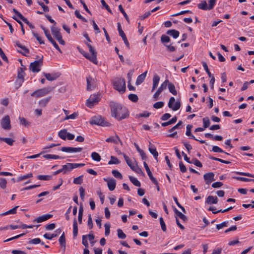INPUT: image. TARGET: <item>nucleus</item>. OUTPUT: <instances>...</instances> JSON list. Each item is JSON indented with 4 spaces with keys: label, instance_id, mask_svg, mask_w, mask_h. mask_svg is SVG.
Listing matches in <instances>:
<instances>
[{
    "label": "nucleus",
    "instance_id": "1",
    "mask_svg": "<svg viewBox=\"0 0 254 254\" xmlns=\"http://www.w3.org/2000/svg\"><path fill=\"white\" fill-rule=\"evenodd\" d=\"M111 115L118 121L126 119L129 116L127 108L119 103L111 101L110 103Z\"/></svg>",
    "mask_w": 254,
    "mask_h": 254
},
{
    "label": "nucleus",
    "instance_id": "2",
    "mask_svg": "<svg viewBox=\"0 0 254 254\" xmlns=\"http://www.w3.org/2000/svg\"><path fill=\"white\" fill-rule=\"evenodd\" d=\"M114 88L121 93L126 91V81L124 78H117L113 82Z\"/></svg>",
    "mask_w": 254,
    "mask_h": 254
},
{
    "label": "nucleus",
    "instance_id": "3",
    "mask_svg": "<svg viewBox=\"0 0 254 254\" xmlns=\"http://www.w3.org/2000/svg\"><path fill=\"white\" fill-rule=\"evenodd\" d=\"M87 47L89 48V51L91 54V55L90 56L88 53H85L84 56L88 60L92 62L95 64H97L98 62L97 61V53L95 50L94 49L93 47L88 43H86Z\"/></svg>",
    "mask_w": 254,
    "mask_h": 254
},
{
    "label": "nucleus",
    "instance_id": "4",
    "mask_svg": "<svg viewBox=\"0 0 254 254\" xmlns=\"http://www.w3.org/2000/svg\"><path fill=\"white\" fill-rule=\"evenodd\" d=\"M51 32L53 36L57 39L60 44L64 45L65 41L63 39V36L60 32V29L54 26L51 28Z\"/></svg>",
    "mask_w": 254,
    "mask_h": 254
},
{
    "label": "nucleus",
    "instance_id": "5",
    "mask_svg": "<svg viewBox=\"0 0 254 254\" xmlns=\"http://www.w3.org/2000/svg\"><path fill=\"white\" fill-rule=\"evenodd\" d=\"M100 101V95L93 94L87 100L86 105L92 108L95 105L97 104Z\"/></svg>",
    "mask_w": 254,
    "mask_h": 254
},
{
    "label": "nucleus",
    "instance_id": "6",
    "mask_svg": "<svg viewBox=\"0 0 254 254\" xmlns=\"http://www.w3.org/2000/svg\"><path fill=\"white\" fill-rule=\"evenodd\" d=\"M90 123L91 125H96L101 126H108L109 124V123L105 121L104 119L101 116L93 117L90 121Z\"/></svg>",
    "mask_w": 254,
    "mask_h": 254
},
{
    "label": "nucleus",
    "instance_id": "7",
    "mask_svg": "<svg viewBox=\"0 0 254 254\" xmlns=\"http://www.w3.org/2000/svg\"><path fill=\"white\" fill-rule=\"evenodd\" d=\"M84 164L83 163H67L65 165L63 166V170L64 174H66L67 172H70L73 169L84 166Z\"/></svg>",
    "mask_w": 254,
    "mask_h": 254
},
{
    "label": "nucleus",
    "instance_id": "8",
    "mask_svg": "<svg viewBox=\"0 0 254 254\" xmlns=\"http://www.w3.org/2000/svg\"><path fill=\"white\" fill-rule=\"evenodd\" d=\"M43 65V57L39 60L31 63L29 69L33 72H38L40 70V67Z\"/></svg>",
    "mask_w": 254,
    "mask_h": 254
},
{
    "label": "nucleus",
    "instance_id": "9",
    "mask_svg": "<svg viewBox=\"0 0 254 254\" xmlns=\"http://www.w3.org/2000/svg\"><path fill=\"white\" fill-rule=\"evenodd\" d=\"M0 125L1 127L4 130L10 129L11 127L10 125V120L9 116L7 115L2 118Z\"/></svg>",
    "mask_w": 254,
    "mask_h": 254
},
{
    "label": "nucleus",
    "instance_id": "10",
    "mask_svg": "<svg viewBox=\"0 0 254 254\" xmlns=\"http://www.w3.org/2000/svg\"><path fill=\"white\" fill-rule=\"evenodd\" d=\"M175 102V99L173 97H171L168 103V107L169 108L171 109L173 111H177L179 110L181 107V103L180 101H177L174 106H173V104Z\"/></svg>",
    "mask_w": 254,
    "mask_h": 254
},
{
    "label": "nucleus",
    "instance_id": "11",
    "mask_svg": "<svg viewBox=\"0 0 254 254\" xmlns=\"http://www.w3.org/2000/svg\"><path fill=\"white\" fill-rule=\"evenodd\" d=\"M63 152H79L82 150L81 147H62L60 149Z\"/></svg>",
    "mask_w": 254,
    "mask_h": 254
},
{
    "label": "nucleus",
    "instance_id": "12",
    "mask_svg": "<svg viewBox=\"0 0 254 254\" xmlns=\"http://www.w3.org/2000/svg\"><path fill=\"white\" fill-rule=\"evenodd\" d=\"M104 180L107 183L108 187L110 190H115L116 185V182L114 179L104 178Z\"/></svg>",
    "mask_w": 254,
    "mask_h": 254
},
{
    "label": "nucleus",
    "instance_id": "13",
    "mask_svg": "<svg viewBox=\"0 0 254 254\" xmlns=\"http://www.w3.org/2000/svg\"><path fill=\"white\" fill-rule=\"evenodd\" d=\"M53 88L50 87L44 88L40 89L37 90V97H42L49 93H50Z\"/></svg>",
    "mask_w": 254,
    "mask_h": 254
},
{
    "label": "nucleus",
    "instance_id": "14",
    "mask_svg": "<svg viewBox=\"0 0 254 254\" xmlns=\"http://www.w3.org/2000/svg\"><path fill=\"white\" fill-rule=\"evenodd\" d=\"M214 177V174L213 173H208L204 174L203 176L204 179L208 185L215 180Z\"/></svg>",
    "mask_w": 254,
    "mask_h": 254
},
{
    "label": "nucleus",
    "instance_id": "15",
    "mask_svg": "<svg viewBox=\"0 0 254 254\" xmlns=\"http://www.w3.org/2000/svg\"><path fill=\"white\" fill-rule=\"evenodd\" d=\"M86 81H87V90L88 91H90L92 90L94 88L95 81L94 79H93L90 76H87L86 77Z\"/></svg>",
    "mask_w": 254,
    "mask_h": 254
},
{
    "label": "nucleus",
    "instance_id": "16",
    "mask_svg": "<svg viewBox=\"0 0 254 254\" xmlns=\"http://www.w3.org/2000/svg\"><path fill=\"white\" fill-rule=\"evenodd\" d=\"M44 75L45 76L46 79L49 81H53L57 79L60 75L59 73H54L53 74L43 73Z\"/></svg>",
    "mask_w": 254,
    "mask_h": 254
},
{
    "label": "nucleus",
    "instance_id": "17",
    "mask_svg": "<svg viewBox=\"0 0 254 254\" xmlns=\"http://www.w3.org/2000/svg\"><path fill=\"white\" fill-rule=\"evenodd\" d=\"M52 215L49 214L43 215L42 216L38 217V218L34 220L33 222L37 223H41L48 220L49 219L52 218Z\"/></svg>",
    "mask_w": 254,
    "mask_h": 254
},
{
    "label": "nucleus",
    "instance_id": "18",
    "mask_svg": "<svg viewBox=\"0 0 254 254\" xmlns=\"http://www.w3.org/2000/svg\"><path fill=\"white\" fill-rule=\"evenodd\" d=\"M160 77L156 73L154 74L153 78V85L151 91L153 92L158 86L159 82L160 81Z\"/></svg>",
    "mask_w": 254,
    "mask_h": 254
},
{
    "label": "nucleus",
    "instance_id": "19",
    "mask_svg": "<svg viewBox=\"0 0 254 254\" xmlns=\"http://www.w3.org/2000/svg\"><path fill=\"white\" fill-rule=\"evenodd\" d=\"M218 202V198L216 196L209 195L205 201V203L208 204H216Z\"/></svg>",
    "mask_w": 254,
    "mask_h": 254
},
{
    "label": "nucleus",
    "instance_id": "20",
    "mask_svg": "<svg viewBox=\"0 0 254 254\" xmlns=\"http://www.w3.org/2000/svg\"><path fill=\"white\" fill-rule=\"evenodd\" d=\"M15 43L17 47L21 48L23 50L22 52L18 51L19 53H21L25 56H26L27 54L29 53V50L25 46L21 45L18 41H16Z\"/></svg>",
    "mask_w": 254,
    "mask_h": 254
},
{
    "label": "nucleus",
    "instance_id": "21",
    "mask_svg": "<svg viewBox=\"0 0 254 254\" xmlns=\"http://www.w3.org/2000/svg\"><path fill=\"white\" fill-rule=\"evenodd\" d=\"M149 151L153 155L154 158L156 160H157L158 153L157 151L155 146L153 144H151V143H150V144H149Z\"/></svg>",
    "mask_w": 254,
    "mask_h": 254
},
{
    "label": "nucleus",
    "instance_id": "22",
    "mask_svg": "<svg viewBox=\"0 0 254 254\" xmlns=\"http://www.w3.org/2000/svg\"><path fill=\"white\" fill-rule=\"evenodd\" d=\"M147 73V71H146L137 77L135 82L136 85H138L143 82L146 76Z\"/></svg>",
    "mask_w": 254,
    "mask_h": 254
},
{
    "label": "nucleus",
    "instance_id": "23",
    "mask_svg": "<svg viewBox=\"0 0 254 254\" xmlns=\"http://www.w3.org/2000/svg\"><path fill=\"white\" fill-rule=\"evenodd\" d=\"M107 142H111L115 144H118L119 142H121L119 137L116 135L115 136H110L106 139Z\"/></svg>",
    "mask_w": 254,
    "mask_h": 254
},
{
    "label": "nucleus",
    "instance_id": "24",
    "mask_svg": "<svg viewBox=\"0 0 254 254\" xmlns=\"http://www.w3.org/2000/svg\"><path fill=\"white\" fill-rule=\"evenodd\" d=\"M128 162V163H127L131 170L138 173L141 172V170L139 168L137 164L133 165L130 160H129Z\"/></svg>",
    "mask_w": 254,
    "mask_h": 254
},
{
    "label": "nucleus",
    "instance_id": "25",
    "mask_svg": "<svg viewBox=\"0 0 254 254\" xmlns=\"http://www.w3.org/2000/svg\"><path fill=\"white\" fill-rule=\"evenodd\" d=\"M168 35L172 36L174 38H177L179 37L180 33L178 31L174 29H171L167 31L166 33Z\"/></svg>",
    "mask_w": 254,
    "mask_h": 254
},
{
    "label": "nucleus",
    "instance_id": "26",
    "mask_svg": "<svg viewBox=\"0 0 254 254\" xmlns=\"http://www.w3.org/2000/svg\"><path fill=\"white\" fill-rule=\"evenodd\" d=\"M192 127V126L190 125H188L187 126V131L186 132V134L188 136H190L191 138L195 140H198V139H196L194 136H193L191 132V129Z\"/></svg>",
    "mask_w": 254,
    "mask_h": 254
},
{
    "label": "nucleus",
    "instance_id": "27",
    "mask_svg": "<svg viewBox=\"0 0 254 254\" xmlns=\"http://www.w3.org/2000/svg\"><path fill=\"white\" fill-rule=\"evenodd\" d=\"M175 214L184 221H187L188 219L187 216L184 215L182 212L179 211L177 208H175L174 209Z\"/></svg>",
    "mask_w": 254,
    "mask_h": 254
},
{
    "label": "nucleus",
    "instance_id": "28",
    "mask_svg": "<svg viewBox=\"0 0 254 254\" xmlns=\"http://www.w3.org/2000/svg\"><path fill=\"white\" fill-rule=\"evenodd\" d=\"M78 234V226L76 218H74L73 224V238H75Z\"/></svg>",
    "mask_w": 254,
    "mask_h": 254
},
{
    "label": "nucleus",
    "instance_id": "29",
    "mask_svg": "<svg viewBox=\"0 0 254 254\" xmlns=\"http://www.w3.org/2000/svg\"><path fill=\"white\" fill-rule=\"evenodd\" d=\"M18 207H19V206H16L13 207V208L10 209L9 210L0 214V216H5V215H6L8 214H14L16 213V210Z\"/></svg>",
    "mask_w": 254,
    "mask_h": 254
},
{
    "label": "nucleus",
    "instance_id": "30",
    "mask_svg": "<svg viewBox=\"0 0 254 254\" xmlns=\"http://www.w3.org/2000/svg\"><path fill=\"white\" fill-rule=\"evenodd\" d=\"M0 141H4L8 145L10 146H12L13 144V142L15 141L14 140L12 139L11 138L2 137H0Z\"/></svg>",
    "mask_w": 254,
    "mask_h": 254
},
{
    "label": "nucleus",
    "instance_id": "31",
    "mask_svg": "<svg viewBox=\"0 0 254 254\" xmlns=\"http://www.w3.org/2000/svg\"><path fill=\"white\" fill-rule=\"evenodd\" d=\"M168 89L170 91L173 95H176L177 94V92L176 90L175 85L172 83L169 82L168 84Z\"/></svg>",
    "mask_w": 254,
    "mask_h": 254
},
{
    "label": "nucleus",
    "instance_id": "32",
    "mask_svg": "<svg viewBox=\"0 0 254 254\" xmlns=\"http://www.w3.org/2000/svg\"><path fill=\"white\" fill-rule=\"evenodd\" d=\"M19 120L20 124L26 127H28L31 125V123L28 121H27L24 118L19 117Z\"/></svg>",
    "mask_w": 254,
    "mask_h": 254
},
{
    "label": "nucleus",
    "instance_id": "33",
    "mask_svg": "<svg viewBox=\"0 0 254 254\" xmlns=\"http://www.w3.org/2000/svg\"><path fill=\"white\" fill-rule=\"evenodd\" d=\"M67 133V129H63L59 132L58 135L61 139L65 140L66 139Z\"/></svg>",
    "mask_w": 254,
    "mask_h": 254
},
{
    "label": "nucleus",
    "instance_id": "34",
    "mask_svg": "<svg viewBox=\"0 0 254 254\" xmlns=\"http://www.w3.org/2000/svg\"><path fill=\"white\" fill-rule=\"evenodd\" d=\"M92 159L97 162H99L101 160V157L100 154L96 152H93L91 154Z\"/></svg>",
    "mask_w": 254,
    "mask_h": 254
},
{
    "label": "nucleus",
    "instance_id": "35",
    "mask_svg": "<svg viewBox=\"0 0 254 254\" xmlns=\"http://www.w3.org/2000/svg\"><path fill=\"white\" fill-rule=\"evenodd\" d=\"M44 158L46 159H64V157L60 156L57 155H53V154H46L43 156Z\"/></svg>",
    "mask_w": 254,
    "mask_h": 254
},
{
    "label": "nucleus",
    "instance_id": "36",
    "mask_svg": "<svg viewBox=\"0 0 254 254\" xmlns=\"http://www.w3.org/2000/svg\"><path fill=\"white\" fill-rule=\"evenodd\" d=\"M51 97H49L48 98L43 99L39 101V105L42 107H45L46 106L50 100Z\"/></svg>",
    "mask_w": 254,
    "mask_h": 254
},
{
    "label": "nucleus",
    "instance_id": "37",
    "mask_svg": "<svg viewBox=\"0 0 254 254\" xmlns=\"http://www.w3.org/2000/svg\"><path fill=\"white\" fill-rule=\"evenodd\" d=\"M168 83H169L168 80H165L161 84V85L159 87V88L157 89V90H158L160 92L162 93V92L167 88Z\"/></svg>",
    "mask_w": 254,
    "mask_h": 254
},
{
    "label": "nucleus",
    "instance_id": "38",
    "mask_svg": "<svg viewBox=\"0 0 254 254\" xmlns=\"http://www.w3.org/2000/svg\"><path fill=\"white\" fill-rule=\"evenodd\" d=\"M198 7L199 9H201L204 10H209L207 3L205 0L201 1V3H199L198 4Z\"/></svg>",
    "mask_w": 254,
    "mask_h": 254
},
{
    "label": "nucleus",
    "instance_id": "39",
    "mask_svg": "<svg viewBox=\"0 0 254 254\" xmlns=\"http://www.w3.org/2000/svg\"><path fill=\"white\" fill-rule=\"evenodd\" d=\"M25 69V67L20 68V69L18 70V74H17V78L22 79H24V76L25 75V72H24Z\"/></svg>",
    "mask_w": 254,
    "mask_h": 254
},
{
    "label": "nucleus",
    "instance_id": "40",
    "mask_svg": "<svg viewBox=\"0 0 254 254\" xmlns=\"http://www.w3.org/2000/svg\"><path fill=\"white\" fill-rule=\"evenodd\" d=\"M32 177V173H29L23 176H19L17 178L16 181L17 182H20L21 181L25 180L28 178H31Z\"/></svg>",
    "mask_w": 254,
    "mask_h": 254
},
{
    "label": "nucleus",
    "instance_id": "41",
    "mask_svg": "<svg viewBox=\"0 0 254 254\" xmlns=\"http://www.w3.org/2000/svg\"><path fill=\"white\" fill-rule=\"evenodd\" d=\"M209 158L211 159V160H212L217 161H219V162H221L222 163H224V164H229L231 163V162H230V161H226V160H223L222 159L216 158V157H213V156H209Z\"/></svg>",
    "mask_w": 254,
    "mask_h": 254
},
{
    "label": "nucleus",
    "instance_id": "42",
    "mask_svg": "<svg viewBox=\"0 0 254 254\" xmlns=\"http://www.w3.org/2000/svg\"><path fill=\"white\" fill-rule=\"evenodd\" d=\"M130 181L136 187H140V183L139 181H138V180L135 178V177H133L132 176H129V177Z\"/></svg>",
    "mask_w": 254,
    "mask_h": 254
},
{
    "label": "nucleus",
    "instance_id": "43",
    "mask_svg": "<svg viewBox=\"0 0 254 254\" xmlns=\"http://www.w3.org/2000/svg\"><path fill=\"white\" fill-rule=\"evenodd\" d=\"M120 163L119 160L116 157L112 156L111 157V160L109 161L108 164H119Z\"/></svg>",
    "mask_w": 254,
    "mask_h": 254
},
{
    "label": "nucleus",
    "instance_id": "44",
    "mask_svg": "<svg viewBox=\"0 0 254 254\" xmlns=\"http://www.w3.org/2000/svg\"><path fill=\"white\" fill-rule=\"evenodd\" d=\"M83 208L82 206H80L79 209L78 220L79 224L82 223V216H83Z\"/></svg>",
    "mask_w": 254,
    "mask_h": 254
},
{
    "label": "nucleus",
    "instance_id": "45",
    "mask_svg": "<svg viewBox=\"0 0 254 254\" xmlns=\"http://www.w3.org/2000/svg\"><path fill=\"white\" fill-rule=\"evenodd\" d=\"M119 9L120 11L121 12V13L124 15L126 20L129 23V19L128 16H127V14L124 10L123 7L121 4L119 5Z\"/></svg>",
    "mask_w": 254,
    "mask_h": 254
},
{
    "label": "nucleus",
    "instance_id": "46",
    "mask_svg": "<svg viewBox=\"0 0 254 254\" xmlns=\"http://www.w3.org/2000/svg\"><path fill=\"white\" fill-rule=\"evenodd\" d=\"M83 175H81L73 180V183L77 185H80L83 182Z\"/></svg>",
    "mask_w": 254,
    "mask_h": 254
},
{
    "label": "nucleus",
    "instance_id": "47",
    "mask_svg": "<svg viewBox=\"0 0 254 254\" xmlns=\"http://www.w3.org/2000/svg\"><path fill=\"white\" fill-rule=\"evenodd\" d=\"M212 151L214 152H219V153H224L227 155H230V154L225 152L221 148L217 146H214L212 147Z\"/></svg>",
    "mask_w": 254,
    "mask_h": 254
},
{
    "label": "nucleus",
    "instance_id": "48",
    "mask_svg": "<svg viewBox=\"0 0 254 254\" xmlns=\"http://www.w3.org/2000/svg\"><path fill=\"white\" fill-rule=\"evenodd\" d=\"M161 42L165 45L166 44V43H169L170 41V38L167 35H162L161 37Z\"/></svg>",
    "mask_w": 254,
    "mask_h": 254
},
{
    "label": "nucleus",
    "instance_id": "49",
    "mask_svg": "<svg viewBox=\"0 0 254 254\" xmlns=\"http://www.w3.org/2000/svg\"><path fill=\"white\" fill-rule=\"evenodd\" d=\"M37 179L39 180L48 181L52 179V176L50 175H38Z\"/></svg>",
    "mask_w": 254,
    "mask_h": 254
},
{
    "label": "nucleus",
    "instance_id": "50",
    "mask_svg": "<svg viewBox=\"0 0 254 254\" xmlns=\"http://www.w3.org/2000/svg\"><path fill=\"white\" fill-rule=\"evenodd\" d=\"M128 98L129 100L133 102H136L138 100V96L134 94H130L128 95Z\"/></svg>",
    "mask_w": 254,
    "mask_h": 254
},
{
    "label": "nucleus",
    "instance_id": "51",
    "mask_svg": "<svg viewBox=\"0 0 254 254\" xmlns=\"http://www.w3.org/2000/svg\"><path fill=\"white\" fill-rule=\"evenodd\" d=\"M59 242L62 246L65 247V238L64 232L62 234L59 239Z\"/></svg>",
    "mask_w": 254,
    "mask_h": 254
},
{
    "label": "nucleus",
    "instance_id": "52",
    "mask_svg": "<svg viewBox=\"0 0 254 254\" xmlns=\"http://www.w3.org/2000/svg\"><path fill=\"white\" fill-rule=\"evenodd\" d=\"M203 127L204 128L209 127L210 124V121L208 117H205L203 119Z\"/></svg>",
    "mask_w": 254,
    "mask_h": 254
},
{
    "label": "nucleus",
    "instance_id": "53",
    "mask_svg": "<svg viewBox=\"0 0 254 254\" xmlns=\"http://www.w3.org/2000/svg\"><path fill=\"white\" fill-rule=\"evenodd\" d=\"M87 237L90 242L91 246H93L96 243V241L94 240L95 238L94 235L93 234H89L87 235Z\"/></svg>",
    "mask_w": 254,
    "mask_h": 254
},
{
    "label": "nucleus",
    "instance_id": "54",
    "mask_svg": "<svg viewBox=\"0 0 254 254\" xmlns=\"http://www.w3.org/2000/svg\"><path fill=\"white\" fill-rule=\"evenodd\" d=\"M113 175L116 178L122 179L123 178L122 175L117 170H113L112 172Z\"/></svg>",
    "mask_w": 254,
    "mask_h": 254
},
{
    "label": "nucleus",
    "instance_id": "55",
    "mask_svg": "<svg viewBox=\"0 0 254 254\" xmlns=\"http://www.w3.org/2000/svg\"><path fill=\"white\" fill-rule=\"evenodd\" d=\"M78 116L77 112H74L70 115L67 116L64 119V120H67L69 119H75Z\"/></svg>",
    "mask_w": 254,
    "mask_h": 254
},
{
    "label": "nucleus",
    "instance_id": "56",
    "mask_svg": "<svg viewBox=\"0 0 254 254\" xmlns=\"http://www.w3.org/2000/svg\"><path fill=\"white\" fill-rule=\"evenodd\" d=\"M117 233H118V237L119 239H124L126 238V235L123 232V231L120 229H119L118 230H117Z\"/></svg>",
    "mask_w": 254,
    "mask_h": 254
},
{
    "label": "nucleus",
    "instance_id": "57",
    "mask_svg": "<svg viewBox=\"0 0 254 254\" xmlns=\"http://www.w3.org/2000/svg\"><path fill=\"white\" fill-rule=\"evenodd\" d=\"M7 184L6 180L4 178H0V188L1 189H5Z\"/></svg>",
    "mask_w": 254,
    "mask_h": 254
},
{
    "label": "nucleus",
    "instance_id": "58",
    "mask_svg": "<svg viewBox=\"0 0 254 254\" xmlns=\"http://www.w3.org/2000/svg\"><path fill=\"white\" fill-rule=\"evenodd\" d=\"M58 236L57 234H50L48 233H46L44 235V237L48 240H52L53 238H55Z\"/></svg>",
    "mask_w": 254,
    "mask_h": 254
},
{
    "label": "nucleus",
    "instance_id": "59",
    "mask_svg": "<svg viewBox=\"0 0 254 254\" xmlns=\"http://www.w3.org/2000/svg\"><path fill=\"white\" fill-rule=\"evenodd\" d=\"M75 16L78 18H79V19H80L81 20H82V21L83 22H87V20H86V19H85L84 17H83L80 13L79 11L77 10H75Z\"/></svg>",
    "mask_w": 254,
    "mask_h": 254
},
{
    "label": "nucleus",
    "instance_id": "60",
    "mask_svg": "<svg viewBox=\"0 0 254 254\" xmlns=\"http://www.w3.org/2000/svg\"><path fill=\"white\" fill-rule=\"evenodd\" d=\"M202 65H203L205 70L207 72L208 76L209 77H211L213 76V75L211 73V72H210V71H209V70L208 69V67L207 64L205 62H203L202 63Z\"/></svg>",
    "mask_w": 254,
    "mask_h": 254
},
{
    "label": "nucleus",
    "instance_id": "61",
    "mask_svg": "<svg viewBox=\"0 0 254 254\" xmlns=\"http://www.w3.org/2000/svg\"><path fill=\"white\" fill-rule=\"evenodd\" d=\"M160 224L161 227V229L163 232L166 231V226L164 222V221L162 217H160L159 219Z\"/></svg>",
    "mask_w": 254,
    "mask_h": 254
},
{
    "label": "nucleus",
    "instance_id": "62",
    "mask_svg": "<svg viewBox=\"0 0 254 254\" xmlns=\"http://www.w3.org/2000/svg\"><path fill=\"white\" fill-rule=\"evenodd\" d=\"M32 34L40 44H44V41L42 40L41 37H40L37 33L33 32Z\"/></svg>",
    "mask_w": 254,
    "mask_h": 254
},
{
    "label": "nucleus",
    "instance_id": "63",
    "mask_svg": "<svg viewBox=\"0 0 254 254\" xmlns=\"http://www.w3.org/2000/svg\"><path fill=\"white\" fill-rule=\"evenodd\" d=\"M216 2V0H209L208 1V8L209 10H211L213 8Z\"/></svg>",
    "mask_w": 254,
    "mask_h": 254
},
{
    "label": "nucleus",
    "instance_id": "64",
    "mask_svg": "<svg viewBox=\"0 0 254 254\" xmlns=\"http://www.w3.org/2000/svg\"><path fill=\"white\" fill-rule=\"evenodd\" d=\"M105 235L106 236H108L110 234V223H106L105 224Z\"/></svg>",
    "mask_w": 254,
    "mask_h": 254
}]
</instances>
